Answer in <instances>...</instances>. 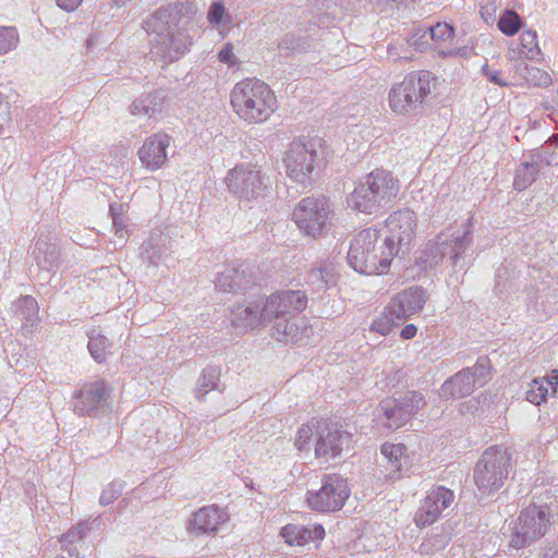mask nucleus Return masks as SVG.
Returning a JSON list of instances; mask_svg holds the SVG:
<instances>
[{"label":"nucleus","mask_w":558,"mask_h":558,"mask_svg":"<svg viewBox=\"0 0 558 558\" xmlns=\"http://www.w3.org/2000/svg\"><path fill=\"white\" fill-rule=\"evenodd\" d=\"M229 99L232 112L248 125L269 121L279 107L271 87L256 77L236 82L230 90Z\"/></svg>","instance_id":"nucleus-3"},{"label":"nucleus","mask_w":558,"mask_h":558,"mask_svg":"<svg viewBox=\"0 0 558 558\" xmlns=\"http://www.w3.org/2000/svg\"><path fill=\"white\" fill-rule=\"evenodd\" d=\"M168 96L163 89H155L144 93L130 105L129 110L133 116H145L153 118L163 111L167 106Z\"/></svg>","instance_id":"nucleus-23"},{"label":"nucleus","mask_w":558,"mask_h":558,"mask_svg":"<svg viewBox=\"0 0 558 558\" xmlns=\"http://www.w3.org/2000/svg\"><path fill=\"white\" fill-rule=\"evenodd\" d=\"M404 377L402 369L393 368L386 375V387H396Z\"/></svg>","instance_id":"nucleus-51"},{"label":"nucleus","mask_w":558,"mask_h":558,"mask_svg":"<svg viewBox=\"0 0 558 558\" xmlns=\"http://www.w3.org/2000/svg\"><path fill=\"white\" fill-rule=\"evenodd\" d=\"M352 435L341 426L330 422H318L316 427L315 458L328 463L340 458L349 448Z\"/></svg>","instance_id":"nucleus-16"},{"label":"nucleus","mask_w":558,"mask_h":558,"mask_svg":"<svg viewBox=\"0 0 558 558\" xmlns=\"http://www.w3.org/2000/svg\"><path fill=\"white\" fill-rule=\"evenodd\" d=\"M544 381L548 383V389L551 388L555 393L558 386V371H553L547 377L543 378Z\"/></svg>","instance_id":"nucleus-54"},{"label":"nucleus","mask_w":558,"mask_h":558,"mask_svg":"<svg viewBox=\"0 0 558 558\" xmlns=\"http://www.w3.org/2000/svg\"><path fill=\"white\" fill-rule=\"evenodd\" d=\"M33 255L39 268L51 271L59 265V250L56 243L48 241V236H39L36 241Z\"/></svg>","instance_id":"nucleus-28"},{"label":"nucleus","mask_w":558,"mask_h":558,"mask_svg":"<svg viewBox=\"0 0 558 558\" xmlns=\"http://www.w3.org/2000/svg\"><path fill=\"white\" fill-rule=\"evenodd\" d=\"M306 306L305 292L281 290L266 298L259 296L248 304L235 305L230 313V323L239 331L271 325V335L276 340L296 344L311 333L300 317Z\"/></svg>","instance_id":"nucleus-1"},{"label":"nucleus","mask_w":558,"mask_h":558,"mask_svg":"<svg viewBox=\"0 0 558 558\" xmlns=\"http://www.w3.org/2000/svg\"><path fill=\"white\" fill-rule=\"evenodd\" d=\"M482 74L493 84L505 87L508 86L507 80L500 70L494 69L485 63L481 70Z\"/></svg>","instance_id":"nucleus-49"},{"label":"nucleus","mask_w":558,"mask_h":558,"mask_svg":"<svg viewBox=\"0 0 558 558\" xmlns=\"http://www.w3.org/2000/svg\"><path fill=\"white\" fill-rule=\"evenodd\" d=\"M427 295L423 288L414 286L396 294L389 304V311L398 320H404L418 313L424 307Z\"/></svg>","instance_id":"nucleus-21"},{"label":"nucleus","mask_w":558,"mask_h":558,"mask_svg":"<svg viewBox=\"0 0 558 558\" xmlns=\"http://www.w3.org/2000/svg\"><path fill=\"white\" fill-rule=\"evenodd\" d=\"M393 2H396L397 4H401L403 3L405 0H392Z\"/></svg>","instance_id":"nucleus-57"},{"label":"nucleus","mask_w":558,"mask_h":558,"mask_svg":"<svg viewBox=\"0 0 558 558\" xmlns=\"http://www.w3.org/2000/svg\"><path fill=\"white\" fill-rule=\"evenodd\" d=\"M282 162L286 175L292 182L307 187L319 177L323 158L313 142L295 138L288 145Z\"/></svg>","instance_id":"nucleus-8"},{"label":"nucleus","mask_w":558,"mask_h":558,"mask_svg":"<svg viewBox=\"0 0 558 558\" xmlns=\"http://www.w3.org/2000/svg\"><path fill=\"white\" fill-rule=\"evenodd\" d=\"M111 342L109 339L95 330L88 333V351L97 363H104L108 354L111 353Z\"/></svg>","instance_id":"nucleus-30"},{"label":"nucleus","mask_w":558,"mask_h":558,"mask_svg":"<svg viewBox=\"0 0 558 558\" xmlns=\"http://www.w3.org/2000/svg\"><path fill=\"white\" fill-rule=\"evenodd\" d=\"M20 35L14 26H0V57L16 49Z\"/></svg>","instance_id":"nucleus-36"},{"label":"nucleus","mask_w":558,"mask_h":558,"mask_svg":"<svg viewBox=\"0 0 558 558\" xmlns=\"http://www.w3.org/2000/svg\"><path fill=\"white\" fill-rule=\"evenodd\" d=\"M349 496L350 488L347 480L339 474L331 473L323 476L319 489L306 493V501L312 510L333 512L344 506Z\"/></svg>","instance_id":"nucleus-12"},{"label":"nucleus","mask_w":558,"mask_h":558,"mask_svg":"<svg viewBox=\"0 0 558 558\" xmlns=\"http://www.w3.org/2000/svg\"><path fill=\"white\" fill-rule=\"evenodd\" d=\"M58 7L66 12L74 11L82 2V0H56Z\"/></svg>","instance_id":"nucleus-52"},{"label":"nucleus","mask_w":558,"mask_h":558,"mask_svg":"<svg viewBox=\"0 0 558 558\" xmlns=\"http://www.w3.org/2000/svg\"><path fill=\"white\" fill-rule=\"evenodd\" d=\"M416 226V214L409 208L393 211L386 219L387 235L384 242L395 256L410 250L415 236Z\"/></svg>","instance_id":"nucleus-15"},{"label":"nucleus","mask_w":558,"mask_h":558,"mask_svg":"<svg viewBox=\"0 0 558 558\" xmlns=\"http://www.w3.org/2000/svg\"><path fill=\"white\" fill-rule=\"evenodd\" d=\"M511 454L502 446L487 448L476 462L473 478L483 495H492L499 490L509 475Z\"/></svg>","instance_id":"nucleus-10"},{"label":"nucleus","mask_w":558,"mask_h":558,"mask_svg":"<svg viewBox=\"0 0 558 558\" xmlns=\"http://www.w3.org/2000/svg\"><path fill=\"white\" fill-rule=\"evenodd\" d=\"M448 544V538L445 534H434L426 537L420 545L418 551L421 555H433L442 550Z\"/></svg>","instance_id":"nucleus-42"},{"label":"nucleus","mask_w":558,"mask_h":558,"mask_svg":"<svg viewBox=\"0 0 558 558\" xmlns=\"http://www.w3.org/2000/svg\"><path fill=\"white\" fill-rule=\"evenodd\" d=\"M124 485L120 481H113L109 483L101 492L99 497V504L101 506H108L112 504L114 500H117L122 492H123Z\"/></svg>","instance_id":"nucleus-46"},{"label":"nucleus","mask_w":558,"mask_h":558,"mask_svg":"<svg viewBox=\"0 0 558 558\" xmlns=\"http://www.w3.org/2000/svg\"><path fill=\"white\" fill-rule=\"evenodd\" d=\"M241 284V274L236 268H228L216 279V287L223 292H231Z\"/></svg>","instance_id":"nucleus-37"},{"label":"nucleus","mask_w":558,"mask_h":558,"mask_svg":"<svg viewBox=\"0 0 558 558\" xmlns=\"http://www.w3.org/2000/svg\"><path fill=\"white\" fill-rule=\"evenodd\" d=\"M207 20L210 25L218 27L219 25H228L231 23V16L226 11L221 1L213 2L207 12Z\"/></svg>","instance_id":"nucleus-41"},{"label":"nucleus","mask_w":558,"mask_h":558,"mask_svg":"<svg viewBox=\"0 0 558 558\" xmlns=\"http://www.w3.org/2000/svg\"><path fill=\"white\" fill-rule=\"evenodd\" d=\"M14 315L22 323V329L31 331L39 324V306L35 298L32 295H23L13 304Z\"/></svg>","instance_id":"nucleus-26"},{"label":"nucleus","mask_w":558,"mask_h":558,"mask_svg":"<svg viewBox=\"0 0 558 558\" xmlns=\"http://www.w3.org/2000/svg\"><path fill=\"white\" fill-rule=\"evenodd\" d=\"M278 48L287 51H301L305 49V45L300 38H295L294 35L289 34L281 39Z\"/></svg>","instance_id":"nucleus-50"},{"label":"nucleus","mask_w":558,"mask_h":558,"mask_svg":"<svg viewBox=\"0 0 558 558\" xmlns=\"http://www.w3.org/2000/svg\"><path fill=\"white\" fill-rule=\"evenodd\" d=\"M417 328L413 324L405 325L400 332V336L404 340H410L416 336Z\"/></svg>","instance_id":"nucleus-53"},{"label":"nucleus","mask_w":558,"mask_h":558,"mask_svg":"<svg viewBox=\"0 0 558 558\" xmlns=\"http://www.w3.org/2000/svg\"><path fill=\"white\" fill-rule=\"evenodd\" d=\"M472 243V222L465 220L461 225H450L434 240L426 243L417 257V264L424 268H433L446 257L456 266Z\"/></svg>","instance_id":"nucleus-6"},{"label":"nucleus","mask_w":558,"mask_h":558,"mask_svg":"<svg viewBox=\"0 0 558 558\" xmlns=\"http://www.w3.org/2000/svg\"><path fill=\"white\" fill-rule=\"evenodd\" d=\"M475 388L471 371L463 368L441 385L439 396L442 399H460L471 395Z\"/></svg>","instance_id":"nucleus-24"},{"label":"nucleus","mask_w":558,"mask_h":558,"mask_svg":"<svg viewBox=\"0 0 558 558\" xmlns=\"http://www.w3.org/2000/svg\"><path fill=\"white\" fill-rule=\"evenodd\" d=\"M524 78L529 84L538 87H547L551 84L550 74L536 66L526 68Z\"/></svg>","instance_id":"nucleus-44"},{"label":"nucleus","mask_w":558,"mask_h":558,"mask_svg":"<svg viewBox=\"0 0 558 558\" xmlns=\"http://www.w3.org/2000/svg\"><path fill=\"white\" fill-rule=\"evenodd\" d=\"M428 33L434 41L446 43L453 38L454 28L448 23L438 22L428 28Z\"/></svg>","instance_id":"nucleus-45"},{"label":"nucleus","mask_w":558,"mask_h":558,"mask_svg":"<svg viewBox=\"0 0 558 558\" xmlns=\"http://www.w3.org/2000/svg\"><path fill=\"white\" fill-rule=\"evenodd\" d=\"M172 142L170 135L158 132L146 137L137 150V156L143 168L148 171L161 169L168 160V148Z\"/></svg>","instance_id":"nucleus-20"},{"label":"nucleus","mask_w":558,"mask_h":558,"mask_svg":"<svg viewBox=\"0 0 558 558\" xmlns=\"http://www.w3.org/2000/svg\"><path fill=\"white\" fill-rule=\"evenodd\" d=\"M397 319L398 318L389 311L388 304L384 312L373 320L369 330L380 336H387L392 330Z\"/></svg>","instance_id":"nucleus-35"},{"label":"nucleus","mask_w":558,"mask_h":558,"mask_svg":"<svg viewBox=\"0 0 558 558\" xmlns=\"http://www.w3.org/2000/svg\"><path fill=\"white\" fill-rule=\"evenodd\" d=\"M316 427L317 422L303 424L299 427L294 439V446L299 451L308 450L312 438L316 437Z\"/></svg>","instance_id":"nucleus-40"},{"label":"nucleus","mask_w":558,"mask_h":558,"mask_svg":"<svg viewBox=\"0 0 558 558\" xmlns=\"http://www.w3.org/2000/svg\"><path fill=\"white\" fill-rule=\"evenodd\" d=\"M379 231L367 228L360 231L351 241L348 263L363 275H381L388 271L396 257L385 242L379 243Z\"/></svg>","instance_id":"nucleus-5"},{"label":"nucleus","mask_w":558,"mask_h":558,"mask_svg":"<svg viewBox=\"0 0 558 558\" xmlns=\"http://www.w3.org/2000/svg\"><path fill=\"white\" fill-rule=\"evenodd\" d=\"M143 28L149 37V54L165 65L186 54L193 38L185 26L169 9L160 8L143 21Z\"/></svg>","instance_id":"nucleus-2"},{"label":"nucleus","mask_w":558,"mask_h":558,"mask_svg":"<svg viewBox=\"0 0 558 558\" xmlns=\"http://www.w3.org/2000/svg\"><path fill=\"white\" fill-rule=\"evenodd\" d=\"M399 192V179L389 170L376 168L359 181L347 204L353 210L374 215L390 207Z\"/></svg>","instance_id":"nucleus-4"},{"label":"nucleus","mask_w":558,"mask_h":558,"mask_svg":"<svg viewBox=\"0 0 558 558\" xmlns=\"http://www.w3.org/2000/svg\"><path fill=\"white\" fill-rule=\"evenodd\" d=\"M333 217L330 201L323 195L302 198L292 211V220L300 232L311 239L325 235Z\"/></svg>","instance_id":"nucleus-11"},{"label":"nucleus","mask_w":558,"mask_h":558,"mask_svg":"<svg viewBox=\"0 0 558 558\" xmlns=\"http://www.w3.org/2000/svg\"><path fill=\"white\" fill-rule=\"evenodd\" d=\"M548 522L546 507L529 506L521 511L514 523L510 546L520 549L539 539L547 532Z\"/></svg>","instance_id":"nucleus-14"},{"label":"nucleus","mask_w":558,"mask_h":558,"mask_svg":"<svg viewBox=\"0 0 558 558\" xmlns=\"http://www.w3.org/2000/svg\"><path fill=\"white\" fill-rule=\"evenodd\" d=\"M90 531V524L87 521H81L73 527H71L66 533H64L60 543L63 547L69 546L68 548H72L76 542L82 541Z\"/></svg>","instance_id":"nucleus-38"},{"label":"nucleus","mask_w":558,"mask_h":558,"mask_svg":"<svg viewBox=\"0 0 558 558\" xmlns=\"http://www.w3.org/2000/svg\"><path fill=\"white\" fill-rule=\"evenodd\" d=\"M131 1L132 0H112V3H113V5L121 8V7L126 5Z\"/></svg>","instance_id":"nucleus-56"},{"label":"nucleus","mask_w":558,"mask_h":558,"mask_svg":"<svg viewBox=\"0 0 558 558\" xmlns=\"http://www.w3.org/2000/svg\"><path fill=\"white\" fill-rule=\"evenodd\" d=\"M380 452L387 460V478L390 481L399 480L405 464L407 447L403 444L385 442Z\"/></svg>","instance_id":"nucleus-27"},{"label":"nucleus","mask_w":558,"mask_h":558,"mask_svg":"<svg viewBox=\"0 0 558 558\" xmlns=\"http://www.w3.org/2000/svg\"><path fill=\"white\" fill-rule=\"evenodd\" d=\"M434 85L435 76L430 72H411L402 82L390 88L388 94L390 109L399 116L413 113L426 101Z\"/></svg>","instance_id":"nucleus-9"},{"label":"nucleus","mask_w":558,"mask_h":558,"mask_svg":"<svg viewBox=\"0 0 558 558\" xmlns=\"http://www.w3.org/2000/svg\"><path fill=\"white\" fill-rule=\"evenodd\" d=\"M424 404L420 392L408 391L400 398L381 400L377 408V417L388 429H398L411 421Z\"/></svg>","instance_id":"nucleus-13"},{"label":"nucleus","mask_w":558,"mask_h":558,"mask_svg":"<svg viewBox=\"0 0 558 558\" xmlns=\"http://www.w3.org/2000/svg\"><path fill=\"white\" fill-rule=\"evenodd\" d=\"M337 280V269L333 263L329 260L320 262L308 272V281L318 287L335 284Z\"/></svg>","instance_id":"nucleus-29"},{"label":"nucleus","mask_w":558,"mask_h":558,"mask_svg":"<svg viewBox=\"0 0 558 558\" xmlns=\"http://www.w3.org/2000/svg\"><path fill=\"white\" fill-rule=\"evenodd\" d=\"M109 392L110 389L104 379L85 384L73 397L74 413L80 416L95 415L105 407Z\"/></svg>","instance_id":"nucleus-19"},{"label":"nucleus","mask_w":558,"mask_h":558,"mask_svg":"<svg viewBox=\"0 0 558 558\" xmlns=\"http://www.w3.org/2000/svg\"><path fill=\"white\" fill-rule=\"evenodd\" d=\"M281 536L291 546H303L313 541H320L325 536L322 525L305 526L300 524H288L281 529Z\"/></svg>","instance_id":"nucleus-25"},{"label":"nucleus","mask_w":558,"mask_h":558,"mask_svg":"<svg viewBox=\"0 0 558 558\" xmlns=\"http://www.w3.org/2000/svg\"><path fill=\"white\" fill-rule=\"evenodd\" d=\"M548 390V383L544 379H534L525 392V399L535 405H539L546 400Z\"/></svg>","instance_id":"nucleus-39"},{"label":"nucleus","mask_w":558,"mask_h":558,"mask_svg":"<svg viewBox=\"0 0 558 558\" xmlns=\"http://www.w3.org/2000/svg\"><path fill=\"white\" fill-rule=\"evenodd\" d=\"M166 248L161 234L151 235L143 243L141 255L150 265L157 266L163 258Z\"/></svg>","instance_id":"nucleus-32"},{"label":"nucleus","mask_w":558,"mask_h":558,"mask_svg":"<svg viewBox=\"0 0 558 558\" xmlns=\"http://www.w3.org/2000/svg\"><path fill=\"white\" fill-rule=\"evenodd\" d=\"M454 500L452 490L445 486L432 488L426 497L421 501V506L414 515L415 524L424 527L435 523Z\"/></svg>","instance_id":"nucleus-18"},{"label":"nucleus","mask_w":558,"mask_h":558,"mask_svg":"<svg viewBox=\"0 0 558 558\" xmlns=\"http://www.w3.org/2000/svg\"><path fill=\"white\" fill-rule=\"evenodd\" d=\"M223 182L228 192L241 206H251L265 197L269 178L262 166L254 162H239L231 168Z\"/></svg>","instance_id":"nucleus-7"},{"label":"nucleus","mask_w":558,"mask_h":558,"mask_svg":"<svg viewBox=\"0 0 558 558\" xmlns=\"http://www.w3.org/2000/svg\"><path fill=\"white\" fill-rule=\"evenodd\" d=\"M233 45L231 43H227L222 46L218 53V60L221 63L227 64L229 68H239L240 61L238 57L233 52Z\"/></svg>","instance_id":"nucleus-48"},{"label":"nucleus","mask_w":558,"mask_h":558,"mask_svg":"<svg viewBox=\"0 0 558 558\" xmlns=\"http://www.w3.org/2000/svg\"><path fill=\"white\" fill-rule=\"evenodd\" d=\"M220 369L216 366H207L203 369L195 387V397L203 400L205 396L218 387Z\"/></svg>","instance_id":"nucleus-31"},{"label":"nucleus","mask_w":558,"mask_h":558,"mask_svg":"<svg viewBox=\"0 0 558 558\" xmlns=\"http://www.w3.org/2000/svg\"><path fill=\"white\" fill-rule=\"evenodd\" d=\"M120 209H121V206L111 204L109 207V213L112 218V225H113L116 235L123 238L124 231L126 230V227H128L129 219H128V217H125L124 215H122L119 211Z\"/></svg>","instance_id":"nucleus-47"},{"label":"nucleus","mask_w":558,"mask_h":558,"mask_svg":"<svg viewBox=\"0 0 558 558\" xmlns=\"http://www.w3.org/2000/svg\"><path fill=\"white\" fill-rule=\"evenodd\" d=\"M550 165L547 157L538 150H532L515 169L513 189L521 192L531 186L539 171Z\"/></svg>","instance_id":"nucleus-22"},{"label":"nucleus","mask_w":558,"mask_h":558,"mask_svg":"<svg viewBox=\"0 0 558 558\" xmlns=\"http://www.w3.org/2000/svg\"><path fill=\"white\" fill-rule=\"evenodd\" d=\"M230 520L226 508L217 505L201 507L187 519L185 530L193 537L215 536Z\"/></svg>","instance_id":"nucleus-17"},{"label":"nucleus","mask_w":558,"mask_h":558,"mask_svg":"<svg viewBox=\"0 0 558 558\" xmlns=\"http://www.w3.org/2000/svg\"><path fill=\"white\" fill-rule=\"evenodd\" d=\"M465 369L471 371L476 387L484 386L490 377V367L487 357H480L472 367H466Z\"/></svg>","instance_id":"nucleus-43"},{"label":"nucleus","mask_w":558,"mask_h":558,"mask_svg":"<svg viewBox=\"0 0 558 558\" xmlns=\"http://www.w3.org/2000/svg\"><path fill=\"white\" fill-rule=\"evenodd\" d=\"M499 31L506 36H513L522 26L520 15L513 10H506L499 17L497 24Z\"/></svg>","instance_id":"nucleus-34"},{"label":"nucleus","mask_w":558,"mask_h":558,"mask_svg":"<svg viewBox=\"0 0 558 558\" xmlns=\"http://www.w3.org/2000/svg\"><path fill=\"white\" fill-rule=\"evenodd\" d=\"M520 54L531 61H539L542 50L537 43V34L533 29L523 31L520 35Z\"/></svg>","instance_id":"nucleus-33"},{"label":"nucleus","mask_w":558,"mask_h":558,"mask_svg":"<svg viewBox=\"0 0 558 558\" xmlns=\"http://www.w3.org/2000/svg\"><path fill=\"white\" fill-rule=\"evenodd\" d=\"M439 54L444 58L446 57H453V56H457L458 54V50L457 49H446V50H440L439 51Z\"/></svg>","instance_id":"nucleus-55"}]
</instances>
